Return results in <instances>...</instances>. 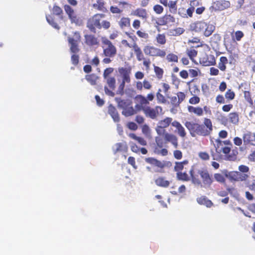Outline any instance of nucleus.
Returning a JSON list of instances; mask_svg holds the SVG:
<instances>
[{"mask_svg": "<svg viewBox=\"0 0 255 255\" xmlns=\"http://www.w3.org/2000/svg\"><path fill=\"white\" fill-rule=\"evenodd\" d=\"M192 183L204 187H210L214 182V178L208 170L206 168H201L196 171L193 167L189 171Z\"/></svg>", "mask_w": 255, "mask_h": 255, "instance_id": "f257e3e1", "label": "nucleus"}, {"mask_svg": "<svg viewBox=\"0 0 255 255\" xmlns=\"http://www.w3.org/2000/svg\"><path fill=\"white\" fill-rule=\"evenodd\" d=\"M105 17V14L98 13L90 17L86 23V26L90 31L96 33L97 29L100 30L102 28L104 30L109 29L111 26V23L108 20H102Z\"/></svg>", "mask_w": 255, "mask_h": 255, "instance_id": "f03ea898", "label": "nucleus"}, {"mask_svg": "<svg viewBox=\"0 0 255 255\" xmlns=\"http://www.w3.org/2000/svg\"><path fill=\"white\" fill-rule=\"evenodd\" d=\"M68 4L63 6L64 9L67 14L71 23H74L76 25L81 26L83 24V19L78 16L72 6H76L78 4L77 0H67Z\"/></svg>", "mask_w": 255, "mask_h": 255, "instance_id": "7ed1b4c3", "label": "nucleus"}, {"mask_svg": "<svg viewBox=\"0 0 255 255\" xmlns=\"http://www.w3.org/2000/svg\"><path fill=\"white\" fill-rule=\"evenodd\" d=\"M239 171H232L229 173L228 177L231 181H246L250 177V168L248 166L241 165Z\"/></svg>", "mask_w": 255, "mask_h": 255, "instance_id": "20e7f679", "label": "nucleus"}, {"mask_svg": "<svg viewBox=\"0 0 255 255\" xmlns=\"http://www.w3.org/2000/svg\"><path fill=\"white\" fill-rule=\"evenodd\" d=\"M190 29L196 32H202L206 37L211 35L215 29V27L213 24H208L203 21H197L192 23Z\"/></svg>", "mask_w": 255, "mask_h": 255, "instance_id": "39448f33", "label": "nucleus"}, {"mask_svg": "<svg viewBox=\"0 0 255 255\" xmlns=\"http://www.w3.org/2000/svg\"><path fill=\"white\" fill-rule=\"evenodd\" d=\"M125 34L134 41L132 45V48H133L134 54L136 55V58L137 61H141L143 60V65L145 67L146 69H149L151 63L150 60L149 59H145L144 58L141 48L136 43V40L137 39L136 36L133 35L132 33L128 32H126Z\"/></svg>", "mask_w": 255, "mask_h": 255, "instance_id": "423d86ee", "label": "nucleus"}, {"mask_svg": "<svg viewBox=\"0 0 255 255\" xmlns=\"http://www.w3.org/2000/svg\"><path fill=\"white\" fill-rule=\"evenodd\" d=\"M119 108L123 110L122 115L125 117H130L136 114L137 110L133 108L132 102L128 99H122L121 98L116 97L115 99Z\"/></svg>", "mask_w": 255, "mask_h": 255, "instance_id": "0eeeda50", "label": "nucleus"}, {"mask_svg": "<svg viewBox=\"0 0 255 255\" xmlns=\"http://www.w3.org/2000/svg\"><path fill=\"white\" fill-rule=\"evenodd\" d=\"M144 160L147 164L149 165L146 166V169L150 172L154 171L163 173L164 168L167 166L168 163H170L169 162L161 161L154 157H147L145 158Z\"/></svg>", "mask_w": 255, "mask_h": 255, "instance_id": "6e6552de", "label": "nucleus"}, {"mask_svg": "<svg viewBox=\"0 0 255 255\" xmlns=\"http://www.w3.org/2000/svg\"><path fill=\"white\" fill-rule=\"evenodd\" d=\"M102 48L103 54L106 57H113L117 52L116 46L112 42L106 37L102 38Z\"/></svg>", "mask_w": 255, "mask_h": 255, "instance_id": "1a4fd4ad", "label": "nucleus"}, {"mask_svg": "<svg viewBox=\"0 0 255 255\" xmlns=\"http://www.w3.org/2000/svg\"><path fill=\"white\" fill-rule=\"evenodd\" d=\"M212 130L213 126L211 120L205 118L203 124H198L197 135L206 136L210 134Z\"/></svg>", "mask_w": 255, "mask_h": 255, "instance_id": "9d476101", "label": "nucleus"}, {"mask_svg": "<svg viewBox=\"0 0 255 255\" xmlns=\"http://www.w3.org/2000/svg\"><path fill=\"white\" fill-rule=\"evenodd\" d=\"M190 6L186 9L183 6H180L177 9L178 14L183 18L192 17L195 10V6L199 5V2L197 0H191L190 2Z\"/></svg>", "mask_w": 255, "mask_h": 255, "instance_id": "9b49d317", "label": "nucleus"}, {"mask_svg": "<svg viewBox=\"0 0 255 255\" xmlns=\"http://www.w3.org/2000/svg\"><path fill=\"white\" fill-rule=\"evenodd\" d=\"M156 146L154 147V151L157 154L162 156H166L168 154V150L165 148H163L166 143V141L162 137L160 136H156L155 138Z\"/></svg>", "mask_w": 255, "mask_h": 255, "instance_id": "f8f14e48", "label": "nucleus"}, {"mask_svg": "<svg viewBox=\"0 0 255 255\" xmlns=\"http://www.w3.org/2000/svg\"><path fill=\"white\" fill-rule=\"evenodd\" d=\"M113 3L117 5H112L110 7V11L113 14H121L124 9L129 5V3L124 0H113Z\"/></svg>", "mask_w": 255, "mask_h": 255, "instance_id": "ddd939ff", "label": "nucleus"}, {"mask_svg": "<svg viewBox=\"0 0 255 255\" xmlns=\"http://www.w3.org/2000/svg\"><path fill=\"white\" fill-rule=\"evenodd\" d=\"M68 41L70 45V51L73 53H78L80 51L78 44L81 41L80 33L78 31L74 32V36L73 37H69L68 38Z\"/></svg>", "mask_w": 255, "mask_h": 255, "instance_id": "4468645a", "label": "nucleus"}, {"mask_svg": "<svg viewBox=\"0 0 255 255\" xmlns=\"http://www.w3.org/2000/svg\"><path fill=\"white\" fill-rule=\"evenodd\" d=\"M173 119L170 117L165 118L159 121L155 128V130L159 135L163 134L165 131V128H168L170 125L172 126Z\"/></svg>", "mask_w": 255, "mask_h": 255, "instance_id": "2eb2a0df", "label": "nucleus"}, {"mask_svg": "<svg viewBox=\"0 0 255 255\" xmlns=\"http://www.w3.org/2000/svg\"><path fill=\"white\" fill-rule=\"evenodd\" d=\"M134 99L135 103V108L138 111H143L149 105L147 99L142 95H137Z\"/></svg>", "mask_w": 255, "mask_h": 255, "instance_id": "dca6fc26", "label": "nucleus"}, {"mask_svg": "<svg viewBox=\"0 0 255 255\" xmlns=\"http://www.w3.org/2000/svg\"><path fill=\"white\" fill-rule=\"evenodd\" d=\"M146 117L151 119H155L160 113L162 112V108L159 106H155L154 108L148 106L142 111Z\"/></svg>", "mask_w": 255, "mask_h": 255, "instance_id": "f3484780", "label": "nucleus"}, {"mask_svg": "<svg viewBox=\"0 0 255 255\" xmlns=\"http://www.w3.org/2000/svg\"><path fill=\"white\" fill-rule=\"evenodd\" d=\"M199 63L203 66H210L216 64L215 56L212 54L203 53L199 58Z\"/></svg>", "mask_w": 255, "mask_h": 255, "instance_id": "a211bd4d", "label": "nucleus"}, {"mask_svg": "<svg viewBox=\"0 0 255 255\" xmlns=\"http://www.w3.org/2000/svg\"><path fill=\"white\" fill-rule=\"evenodd\" d=\"M170 99V104L173 108L178 107L180 104L185 100L186 95L184 92H178L176 96L168 97Z\"/></svg>", "mask_w": 255, "mask_h": 255, "instance_id": "6ab92c4d", "label": "nucleus"}, {"mask_svg": "<svg viewBox=\"0 0 255 255\" xmlns=\"http://www.w3.org/2000/svg\"><path fill=\"white\" fill-rule=\"evenodd\" d=\"M231 3L229 0H220L213 2L211 8L215 11H221L230 7Z\"/></svg>", "mask_w": 255, "mask_h": 255, "instance_id": "aec40b11", "label": "nucleus"}, {"mask_svg": "<svg viewBox=\"0 0 255 255\" xmlns=\"http://www.w3.org/2000/svg\"><path fill=\"white\" fill-rule=\"evenodd\" d=\"M131 71V67L127 66L126 67H119L118 72L122 77V80H125L127 83H128L130 82V74Z\"/></svg>", "mask_w": 255, "mask_h": 255, "instance_id": "412c9836", "label": "nucleus"}, {"mask_svg": "<svg viewBox=\"0 0 255 255\" xmlns=\"http://www.w3.org/2000/svg\"><path fill=\"white\" fill-rule=\"evenodd\" d=\"M175 18L170 14H165L158 19V24L159 25H166L169 23H175Z\"/></svg>", "mask_w": 255, "mask_h": 255, "instance_id": "4be33fe9", "label": "nucleus"}, {"mask_svg": "<svg viewBox=\"0 0 255 255\" xmlns=\"http://www.w3.org/2000/svg\"><path fill=\"white\" fill-rule=\"evenodd\" d=\"M243 139L245 144L255 146V132H246L243 135Z\"/></svg>", "mask_w": 255, "mask_h": 255, "instance_id": "5701e85b", "label": "nucleus"}, {"mask_svg": "<svg viewBox=\"0 0 255 255\" xmlns=\"http://www.w3.org/2000/svg\"><path fill=\"white\" fill-rule=\"evenodd\" d=\"M184 126L189 131L190 134L192 136H195L197 135L198 124L193 122L186 121L184 123Z\"/></svg>", "mask_w": 255, "mask_h": 255, "instance_id": "b1692460", "label": "nucleus"}, {"mask_svg": "<svg viewBox=\"0 0 255 255\" xmlns=\"http://www.w3.org/2000/svg\"><path fill=\"white\" fill-rule=\"evenodd\" d=\"M164 134V137L166 142H170L174 148H177L178 146V137L173 134L169 133Z\"/></svg>", "mask_w": 255, "mask_h": 255, "instance_id": "393cba45", "label": "nucleus"}, {"mask_svg": "<svg viewBox=\"0 0 255 255\" xmlns=\"http://www.w3.org/2000/svg\"><path fill=\"white\" fill-rule=\"evenodd\" d=\"M85 37V43L89 46L98 45L99 41L98 38L93 34H86Z\"/></svg>", "mask_w": 255, "mask_h": 255, "instance_id": "a878e982", "label": "nucleus"}, {"mask_svg": "<svg viewBox=\"0 0 255 255\" xmlns=\"http://www.w3.org/2000/svg\"><path fill=\"white\" fill-rule=\"evenodd\" d=\"M155 184L159 187L167 188L170 184V182L166 179V178L162 176H158L154 179Z\"/></svg>", "mask_w": 255, "mask_h": 255, "instance_id": "bb28decb", "label": "nucleus"}, {"mask_svg": "<svg viewBox=\"0 0 255 255\" xmlns=\"http://www.w3.org/2000/svg\"><path fill=\"white\" fill-rule=\"evenodd\" d=\"M118 24L122 30L128 28L130 27V19L128 16H122L118 21Z\"/></svg>", "mask_w": 255, "mask_h": 255, "instance_id": "cd10ccee", "label": "nucleus"}, {"mask_svg": "<svg viewBox=\"0 0 255 255\" xmlns=\"http://www.w3.org/2000/svg\"><path fill=\"white\" fill-rule=\"evenodd\" d=\"M108 113L112 117L115 122L118 123L120 121V117L117 109L112 104L108 106Z\"/></svg>", "mask_w": 255, "mask_h": 255, "instance_id": "c85d7f7f", "label": "nucleus"}, {"mask_svg": "<svg viewBox=\"0 0 255 255\" xmlns=\"http://www.w3.org/2000/svg\"><path fill=\"white\" fill-rule=\"evenodd\" d=\"M172 126L176 128V131L179 135L181 137H185L186 135V132L184 128L182 125L177 121H173Z\"/></svg>", "mask_w": 255, "mask_h": 255, "instance_id": "c756f323", "label": "nucleus"}, {"mask_svg": "<svg viewBox=\"0 0 255 255\" xmlns=\"http://www.w3.org/2000/svg\"><path fill=\"white\" fill-rule=\"evenodd\" d=\"M223 143L221 141H217L216 146H215L216 151L218 153H220L221 151L223 153L227 155L231 151V147L228 146L222 147Z\"/></svg>", "mask_w": 255, "mask_h": 255, "instance_id": "7c9ffc66", "label": "nucleus"}, {"mask_svg": "<svg viewBox=\"0 0 255 255\" xmlns=\"http://www.w3.org/2000/svg\"><path fill=\"white\" fill-rule=\"evenodd\" d=\"M92 7L95 9L102 12H106L107 10L106 2L104 0H97L96 2L93 4Z\"/></svg>", "mask_w": 255, "mask_h": 255, "instance_id": "2f4dec72", "label": "nucleus"}, {"mask_svg": "<svg viewBox=\"0 0 255 255\" xmlns=\"http://www.w3.org/2000/svg\"><path fill=\"white\" fill-rule=\"evenodd\" d=\"M132 14L144 19H146L148 17V14L146 10L142 8H137L135 9L133 11Z\"/></svg>", "mask_w": 255, "mask_h": 255, "instance_id": "473e14b6", "label": "nucleus"}, {"mask_svg": "<svg viewBox=\"0 0 255 255\" xmlns=\"http://www.w3.org/2000/svg\"><path fill=\"white\" fill-rule=\"evenodd\" d=\"M197 202L202 205H205L208 208H210L213 205V202L205 196H202L197 199Z\"/></svg>", "mask_w": 255, "mask_h": 255, "instance_id": "72a5a7b5", "label": "nucleus"}, {"mask_svg": "<svg viewBox=\"0 0 255 255\" xmlns=\"http://www.w3.org/2000/svg\"><path fill=\"white\" fill-rule=\"evenodd\" d=\"M151 50V56L152 57H160L163 58L166 55V52L164 50H162L153 46H152Z\"/></svg>", "mask_w": 255, "mask_h": 255, "instance_id": "f704fd0d", "label": "nucleus"}, {"mask_svg": "<svg viewBox=\"0 0 255 255\" xmlns=\"http://www.w3.org/2000/svg\"><path fill=\"white\" fill-rule=\"evenodd\" d=\"M177 0H169L167 3V5L165 7H168L169 11L170 13L175 14L177 12Z\"/></svg>", "mask_w": 255, "mask_h": 255, "instance_id": "c9c22d12", "label": "nucleus"}, {"mask_svg": "<svg viewBox=\"0 0 255 255\" xmlns=\"http://www.w3.org/2000/svg\"><path fill=\"white\" fill-rule=\"evenodd\" d=\"M228 63V60L225 56H222L220 58V60L218 63V68L222 71H225L226 70V65Z\"/></svg>", "mask_w": 255, "mask_h": 255, "instance_id": "e433bc0d", "label": "nucleus"}, {"mask_svg": "<svg viewBox=\"0 0 255 255\" xmlns=\"http://www.w3.org/2000/svg\"><path fill=\"white\" fill-rule=\"evenodd\" d=\"M115 148L113 149L114 153L115 154H116L118 152L127 151L128 149V146L126 143H117L116 144H115Z\"/></svg>", "mask_w": 255, "mask_h": 255, "instance_id": "4c0bfd02", "label": "nucleus"}, {"mask_svg": "<svg viewBox=\"0 0 255 255\" xmlns=\"http://www.w3.org/2000/svg\"><path fill=\"white\" fill-rule=\"evenodd\" d=\"M85 79L91 85H96L99 77L95 74H91L86 75Z\"/></svg>", "mask_w": 255, "mask_h": 255, "instance_id": "58836bf2", "label": "nucleus"}, {"mask_svg": "<svg viewBox=\"0 0 255 255\" xmlns=\"http://www.w3.org/2000/svg\"><path fill=\"white\" fill-rule=\"evenodd\" d=\"M186 53L189 58L193 61L194 58L197 55L198 51L193 46H192L186 49Z\"/></svg>", "mask_w": 255, "mask_h": 255, "instance_id": "ea45409f", "label": "nucleus"}, {"mask_svg": "<svg viewBox=\"0 0 255 255\" xmlns=\"http://www.w3.org/2000/svg\"><path fill=\"white\" fill-rule=\"evenodd\" d=\"M188 110L190 113H193L198 116H201L203 114V111L201 107H194L191 106L188 107Z\"/></svg>", "mask_w": 255, "mask_h": 255, "instance_id": "a19ab883", "label": "nucleus"}, {"mask_svg": "<svg viewBox=\"0 0 255 255\" xmlns=\"http://www.w3.org/2000/svg\"><path fill=\"white\" fill-rule=\"evenodd\" d=\"M188 163V161L187 160H185L182 162H176L174 169L177 173L181 172L184 168V166Z\"/></svg>", "mask_w": 255, "mask_h": 255, "instance_id": "79ce46f5", "label": "nucleus"}, {"mask_svg": "<svg viewBox=\"0 0 255 255\" xmlns=\"http://www.w3.org/2000/svg\"><path fill=\"white\" fill-rule=\"evenodd\" d=\"M52 12L53 15L58 16L61 19H63V10L59 6L54 4L52 9Z\"/></svg>", "mask_w": 255, "mask_h": 255, "instance_id": "37998d69", "label": "nucleus"}, {"mask_svg": "<svg viewBox=\"0 0 255 255\" xmlns=\"http://www.w3.org/2000/svg\"><path fill=\"white\" fill-rule=\"evenodd\" d=\"M162 90L161 89H158L157 93H156V97L158 103L165 104L167 100L164 96L161 94Z\"/></svg>", "mask_w": 255, "mask_h": 255, "instance_id": "c03bdc74", "label": "nucleus"}, {"mask_svg": "<svg viewBox=\"0 0 255 255\" xmlns=\"http://www.w3.org/2000/svg\"><path fill=\"white\" fill-rule=\"evenodd\" d=\"M229 119L232 124L234 125L238 124L239 121L238 114L236 112L230 113L229 115Z\"/></svg>", "mask_w": 255, "mask_h": 255, "instance_id": "a18cd8bd", "label": "nucleus"}, {"mask_svg": "<svg viewBox=\"0 0 255 255\" xmlns=\"http://www.w3.org/2000/svg\"><path fill=\"white\" fill-rule=\"evenodd\" d=\"M185 30L182 27H176L169 31V35L173 36H179L184 33Z\"/></svg>", "mask_w": 255, "mask_h": 255, "instance_id": "49530a36", "label": "nucleus"}, {"mask_svg": "<svg viewBox=\"0 0 255 255\" xmlns=\"http://www.w3.org/2000/svg\"><path fill=\"white\" fill-rule=\"evenodd\" d=\"M176 176L178 180H182L183 181H188L191 179V175L189 176L188 174L184 172H179L176 173Z\"/></svg>", "mask_w": 255, "mask_h": 255, "instance_id": "de8ad7c7", "label": "nucleus"}, {"mask_svg": "<svg viewBox=\"0 0 255 255\" xmlns=\"http://www.w3.org/2000/svg\"><path fill=\"white\" fill-rule=\"evenodd\" d=\"M47 21L52 27L57 29H60V26L58 23L55 21V18L51 15H48L46 16Z\"/></svg>", "mask_w": 255, "mask_h": 255, "instance_id": "09e8293b", "label": "nucleus"}, {"mask_svg": "<svg viewBox=\"0 0 255 255\" xmlns=\"http://www.w3.org/2000/svg\"><path fill=\"white\" fill-rule=\"evenodd\" d=\"M106 80L107 84L109 87L112 90H115L116 88V80L114 77H110L108 78L105 79Z\"/></svg>", "mask_w": 255, "mask_h": 255, "instance_id": "8fccbe9b", "label": "nucleus"}, {"mask_svg": "<svg viewBox=\"0 0 255 255\" xmlns=\"http://www.w3.org/2000/svg\"><path fill=\"white\" fill-rule=\"evenodd\" d=\"M153 68H154V71L156 75V77L158 79H161L163 77V73H164L163 70L161 68H160L157 66H155L154 65H153Z\"/></svg>", "mask_w": 255, "mask_h": 255, "instance_id": "3c124183", "label": "nucleus"}, {"mask_svg": "<svg viewBox=\"0 0 255 255\" xmlns=\"http://www.w3.org/2000/svg\"><path fill=\"white\" fill-rule=\"evenodd\" d=\"M166 59L168 62L177 63L178 61V56L173 53H168L166 55Z\"/></svg>", "mask_w": 255, "mask_h": 255, "instance_id": "603ef678", "label": "nucleus"}, {"mask_svg": "<svg viewBox=\"0 0 255 255\" xmlns=\"http://www.w3.org/2000/svg\"><path fill=\"white\" fill-rule=\"evenodd\" d=\"M156 40L158 44L164 45L166 42V38L164 33L158 34L156 37Z\"/></svg>", "mask_w": 255, "mask_h": 255, "instance_id": "864d4df0", "label": "nucleus"}, {"mask_svg": "<svg viewBox=\"0 0 255 255\" xmlns=\"http://www.w3.org/2000/svg\"><path fill=\"white\" fill-rule=\"evenodd\" d=\"M214 179L220 183H225L226 181L225 178L221 173H216L214 174Z\"/></svg>", "mask_w": 255, "mask_h": 255, "instance_id": "5fc2aeb1", "label": "nucleus"}, {"mask_svg": "<svg viewBox=\"0 0 255 255\" xmlns=\"http://www.w3.org/2000/svg\"><path fill=\"white\" fill-rule=\"evenodd\" d=\"M136 35L140 38L147 40L149 38L148 34L143 30H138L136 32Z\"/></svg>", "mask_w": 255, "mask_h": 255, "instance_id": "6e6d98bb", "label": "nucleus"}, {"mask_svg": "<svg viewBox=\"0 0 255 255\" xmlns=\"http://www.w3.org/2000/svg\"><path fill=\"white\" fill-rule=\"evenodd\" d=\"M244 98L246 101L250 105H253V100L252 98L251 93L248 91H245L244 92Z\"/></svg>", "mask_w": 255, "mask_h": 255, "instance_id": "4d7b16f0", "label": "nucleus"}, {"mask_svg": "<svg viewBox=\"0 0 255 255\" xmlns=\"http://www.w3.org/2000/svg\"><path fill=\"white\" fill-rule=\"evenodd\" d=\"M225 96L227 99L232 100L235 98V94L231 89H228L226 92Z\"/></svg>", "mask_w": 255, "mask_h": 255, "instance_id": "13d9d810", "label": "nucleus"}, {"mask_svg": "<svg viewBox=\"0 0 255 255\" xmlns=\"http://www.w3.org/2000/svg\"><path fill=\"white\" fill-rule=\"evenodd\" d=\"M153 11L157 14H161L164 10L163 6L159 4H156L153 6Z\"/></svg>", "mask_w": 255, "mask_h": 255, "instance_id": "bf43d9fd", "label": "nucleus"}, {"mask_svg": "<svg viewBox=\"0 0 255 255\" xmlns=\"http://www.w3.org/2000/svg\"><path fill=\"white\" fill-rule=\"evenodd\" d=\"M114 68L112 67L107 68L104 71L103 77L105 79L110 77L109 75L114 72Z\"/></svg>", "mask_w": 255, "mask_h": 255, "instance_id": "052dcab7", "label": "nucleus"}, {"mask_svg": "<svg viewBox=\"0 0 255 255\" xmlns=\"http://www.w3.org/2000/svg\"><path fill=\"white\" fill-rule=\"evenodd\" d=\"M71 62L72 64L76 66L78 64L79 62V56L77 53H74L72 55L71 57Z\"/></svg>", "mask_w": 255, "mask_h": 255, "instance_id": "680f3d73", "label": "nucleus"}, {"mask_svg": "<svg viewBox=\"0 0 255 255\" xmlns=\"http://www.w3.org/2000/svg\"><path fill=\"white\" fill-rule=\"evenodd\" d=\"M198 156L203 160H208L210 159L209 154L206 152L201 151L198 153Z\"/></svg>", "mask_w": 255, "mask_h": 255, "instance_id": "e2e57ef3", "label": "nucleus"}, {"mask_svg": "<svg viewBox=\"0 0 255 255\" xmlns=\"http://www.w3.org/2000/svg\"><path fill=\"white\" fill-rule=\"evenodd\" d=\"M244 36V34L242 31L238 30L235 33V40L237 41H240Z\"/></svg>", "mask_w": 255, "mask_h": 255, "instance_id": "0e129e2a", "label": "nucleus"}, {"mask_svg": "<svg viewBox=\"0 0 255 255\" xmlns=\"http://www.w3.org/2000/svg\"><path fill=\"white\" fill-rule=\"evenodd\" d=\"M200 98L196 95H194V96L191 97L189 100V102L191 104L195 105L198 104L200 102Z\"/></svg>", "mask_w": 255, "mask_h": 255, "instance_id": "69168bd1", "label": "nucleus"}, {"mask_svg": "<svg viewBox=\"0 0 255 255\" xmlns=\"http://www.w3.org/2000/svg\"><path fill=\"white\" fill-rule=\"evenodd\" d=\"M143 88L146 90H150L152 88L151 83L148 80L144 79L143 82Z\"/></svg>", "mask_w": 255, "mask_h": 255, "instance_id": "338daca9", "label": "nucleus"}, {"mask_svg": "<svg viewBox=\"0 0 255 255\" xmlns=\"http://www.w3.org/2000/svg\"><path fill=\"white\" fill-rule=\"evenodd\" d=\"M173 156L175 159L179 160L182 158V153L179 150H175L173 151Z\"/></svg>", "mask_w": 255, "mask_h": 255, "instance_id": "774afa93", "label": "nucleus"}]
</instances>
